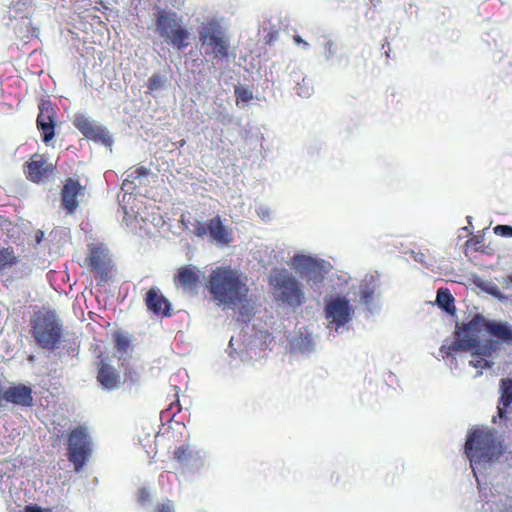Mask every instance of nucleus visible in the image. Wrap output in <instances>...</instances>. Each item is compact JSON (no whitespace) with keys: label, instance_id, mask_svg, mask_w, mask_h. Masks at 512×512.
<instances>
[{"label":"nucleus","instance_id":"5","mask_svg":"<svg viewBox=\"0 0 512 512\" xmlns=\"http://www.w3.org/2000/svg\"><path fill=\"white\" fill-rule=\"evenodd\" d=\"M488 324L489 320L479 313L475 314L469 322L457 324L455 330L457 339L440 347L442 357L445 359L458 351H470L477 347L481 333L487 332Z\"/></svg>","mask_w":512,"mask_h":512},{"label":"nucleus","instance_id":"28","mask_svg":"<svg viewBox=\"0 0 512 512\" xmlns=\"http://www.w3.org/2000/svg\"><path fill=\"white\" fill-rule=\"evenodd\" d=\"M194 454L188 449V447L180 446L174 451V458L182 465L188 464L193 458Z\"/></svg>","mask_w":512,"mask_h":512},{"label":"nucleus","instance_id":"23","mask_svg":"<svg viewBox=\"0 0 512 512\" xmlns=\"http://www.w3.org/2000/svg\"><path fill=\"white\" fill-rule=\"evenodd\" d=\"M512 404V379L501 380L500 404L497 408L499 418L506 417V409Z\"/></svg>","mask_w":512,"mask_h":512},{"label":"nucleus","instance_id":"32","mask_svg":"<svg viewBox=\"0 0 512 512\" xmlns=\"http://www.w3.org/2000/svg\"><path fill=\"white\" fill-rule=\"evenodd\" d=\"M279 36V31L276 28H271L268 33L264 36L265 43L268 45L273 44Z\"/></svg>","mask_w":512,"mask_h":512},{"label":"nucleus","instance_id":"4","mask_svg":"<svg viewBox=\"0 0 512 512\" xmlns=\"http://www.w3.org/2000/svg\"><path fill=\"white\" fill-rule=\"evenodd\" d=\"M181 229L198 238L207 237L211 242L219 245H228L233 241V230L226 226L220 215L207 221L194 219L189 212L181 214L179 219Z\"/></svg>","mask_w":512,"mask_h":512},{"label":"nucleus","instance_id":"22","mask_svg":"<svg viewBox=\"0 0 512 512\" xmlns=\"http://www.w3.org/2000/svg\"><path fill=\"white\" fill-rule=\"evenodd\" d=\"M377 279L373 275H366L359 286V295L362 303L369 305L374 299L377 289Z\"/></svg>","mask_w":512,"mask_h":512},{"label":"nucleus","instance_id":"12","mask_svg":"<svg viewBox=\"0 0 512 512\" xmlns=\"http://www.w3.org/2000/svg\"><path fill=\"white\" fill-rule=\"evenodd\" d=\"M56 167L44 155L34 154L24 166L26 178L36 184L46 182L54 174Z\"/></svg>","mask_w":512,"mask_h":512},{"label":"nucleus","instance_id":"9","mask_svg":"<svg viewBox=\"0 0 512 512\" xmlns=\"http://www.w3.org/2000/svg\"><path fill=\"white\" fill-rule=\"evenodd\" d=\"M85 265L101 283H106L112 276L113 262L108 248L103 243L88 245Z\"/></svg>","mask_w":512,"mask_h":512},{"label":"nucleus","instance_id":"8","mask_svg":"<svg viewBox=\"0 0 512 512\" xmlns=\"http://www.w3.org/2000/svg\"><path fill=\"white\" fill-rule=\"evenodd\" d=\"M92 442L88 431L77 426L68 435L67 457L75 471H80L92 454Z\"/></svg>","mask_w":512,"mask_h":512},{"label":"nucleus","instance_id":"2","mask_svg":"<svg viewBox=\"0 0 512 512\" xmlns=\"http://www.w3.org/2000/svg\"><path fill=\"white\" fill-rule=\"evenodd\" d=\"M504 452V440L497 435L495 429L480 427L468 432L465 454L471 465L491 463Z\"/></svg>","mask_w":512,"mask_h":512},{"label":"nucleus","instance_id":"1","mask_svg":"<svg viewBox=\"0 0 512 512\" xmlns=\"http://www.w3.org/2000/svg\"><path fill=\"white\" fill-rule=\"evenodd\" d=\"M206 287L217 305L236 306L247 301L249 288L240 274L229 266L213 269Z\"/></svg>","mask_w":512,"mask_h":512},{"label":"nucleus","instance_id":"21","mask_svg":"<svg viewBox=\"0 0 512 512\" xmlns=\"http://www.w3.org/2000/svg\"><path fill=\"white\" fill-rule=\"evenodd\" d=\"M487 333L495 338L497 343L512 346V326L509 323L489 321Z\"/></svg>","mask_w":512,"mask_h":512},{"label":"nucleus","instance_id":"39","mask_svg":"<svg viewBox=\"0 0 512 512\" xmlns=\"http://www.w3.org/2000/svg\"><path fill=\"white\" fill-rule=\"evenodd\" d=\"M293 40L298 45L302 44L304 48H307L309 46V44L306 41H304L299 35L293 36Z\"/></svg>","mask_w":512,"mask_h":512},{"label":"nucleus","instance_id":"11","mask_svg":"<svg viewBox=\"0 0 512 512\" xmlns=\"http://www.w3.org/2000/svg\"><path fill=\"white\" fill-rule=\"evenodd\" d=\"M39 113L36 126L41 134V139L48 144L55 137L57 112L55 105L50 100L42 99L38 104Z\"/></svg>","mask_w":512,"mask_h":512},{"label":"nucleus","instance_id":"25","mask_svg":"<svg viewBox=\"0 0 512 512\" xmlns=\"http://www.w3.org/2000/svg\"><path fill=\"white\" fill-rule=\"evenodd\" d=\"M18 263L13 247L0 248V272Z\"/></svg>","mask_w":512,"mask_h":512},{"label":"nucleus","instance_id":"37","mask_svg":"<svg viewBox=\"0 0 512 512\" xmlns=\"http://www.w3.org/2000/svg\"><path fill=\"white\" fill-rule=\"evenodd\" d=\"M22 512H51L50 510H44L36 505H28Z\"/></svg>","mask_w":512,"mask_h":512},{"label":"nucleus","instance_id":"10","mask_svg":"<svg viewBox=\"0 0 512 512\" xmlns=\"http://www.w3.org/2000/svg\"><path fill=\"white\" fill-rule=\"evenodd\" d=\"M199 40L203 45L210 46L211 52L216 57H228V40L217 22L213 21L208 23L199 32Z\"/></svg>","mask_w":512,"mask_h":512},{"label":"nucleus","instance_id":"42","mask_svg":"<svg viewBox=\"0 0 512 512\" xmlns=\"http://www.w3.org/2000/svg\"><path fill=\"white\" fill-rule=\"evenodd\" d=\"M41 235H43V232H40V235H38L37 240H40Z\"/></svg>","mask_w":512,"mask_h":512},{"label":"nucleus","instance_id":"27","mask_svg":"<svg viewBox=\"0 0 512 512\" xmlns=\"http://www.w3.org/2000/svg\"><path fill=\"white\" fill-rule=\"evenodd\" d=\"M113 340L115 347L119 352L125 353L128 350L130 346V340L124 333L116 331L113 334Z\"/></svg>","mask_w":512,"mask_h":512},{"label":"nucleus","instance_id":"41","mask_svg":"<svg viewBox=\"0 0 512 512\" xmlns=\"http://www.w3.org/2000/svg\"><path fill=\"white\" fill-rule=\"evenodd\" d=\"M41 235H43V232H40V235H38L37 240H40Z\"/></svg>","mask_w":512,"mask_h":512},{"label":"nucleus","instance_id":"29","mask_svg":"<svg viewBox=\"0 0 512 512\" xmlns=\"http://www.w3.org/2000/svg\"><path fill=\"white\" fill-rule=\"evenodd\" d=\"M471 351L472 359L469 362L471 366L480 369H486L491 367L492 363L487 359L486 356L482 354H475V349H472Z\"/></svg>","mask_w":512,"mask_h":512},{"label":"nucleus","instance_id":"24","mask_svg":"<svg viewBox=\"0 0 512 512\" xmlns=\"http://www.w3.org/2000/svg\"><path fill=\"white\" fill-rule=\"evenodd\" d=\"M436 303L447 313L453 315L456 311L455 299L448 289H439L437 291Z\"/></svg>","mask_w":512,"mask_h":512},{"label":"nucleus","instance_id":"38","mask_svg":"<svg viewBox=\"0 0 512 512\" xmlns=\"http://www.w3.org/2000/svg\"><path fill=\"white\" fill-rule=\"evenodd\" d=\"M236 93H237V98L241 99L242 101H249L250 99H252V94L246 90H244L242 92L236 91Z\"/></svg>","mask_w":512,"mask_h":512},{"label":"nucleus","instance_id":"20","mask_svg":"<svg viewBox=\"0 0 512 512\" xmlns=\"http://www.w3.org/2000/svg\"><path fill=\"white\" fill-rule=\"evenodd\" d=\"M96 379L104 389L109 391L119 388L121 384L120 374L105 360L98 363Z\"/></svg>","mask_w":512,"mask_h":512},{"label":"nucleus","instance_id":"6","mask_svg":"<svg viewBox=\"0 0 512 512\" xmlns=\"http://www.w3.org/2000/svg\"><path fill=\"white\" fill-rule=\"evenodd\" d=\"M270 284L276 290L279 300L287 305L297 307L305 302V293L301 284L286 270H274L270 276Z\"/></svg>","mask_w":512,"mask_h":512},{"label":"nucleus","instance_id":"16","mask_svg":"<svg viewBox=\"0 0 512 512\" xmlns=\"http://www.w3.org/2000/svg\"><path fill=\"white\" fill-rule=\"evenodd\" d=\"M173 281L184 293L196 294L201 282V271L196 266L184 265L178 268Z\"/></svg>","mask_w":512,"mask_h":512},{"label":"nucleus","instance_id":"34","mask_svg":"<svg viewBox=\"0 0 512 512\" xmlns=\"http://www.w3.org/2000/svg\"><path fill=\"white\" fill-rule=\"evenodd\" d=\"M324 51L327 58L333 56L337 51L336 44L332 41H327L324 45Z\"/></svg>","mask_w":512,"mask_h":512},{"label":"nucleus","instance_id":"7","mask_svg":"<svg viewBox=\"0 0 512 512\" xmlns=\"http://www.w3.org/2000/svg\"><path fill=\"white\" fill-rule=\"evenodd\" d=\"M156 30L161 38L178 50L188 46L189 32L184 28L175 12L159 11Z\"/></svg>","mask_w":512,"mask_h":512},{"label":"nucleus","instance_id":"19","mask_svg":"<svg viewBox=\"0 0 512 512\" xmlns=\"http://www.w3.org/2000/svg\"><path fill=\"white\" fill-rule=\"evenodd\" d=\"M145 304L149 311L156 315L170 316L171 304L156 287L150 288L145 296Z\"/></svg>","mask_w":512,"mask_h":512},{"label":"nucleus","instance_id":"33","mask_svg":"<svg viewBox=\"0 0 512 512\" xmlns=\"http://www.w3.org/2000/svg\"><path fill=\"white\" fill-rule=\"evenodd\" d=\"M150 500V492L147 488L143 487L138 490V502L144 504Z\"/></svg>","mask_w":512,"mask_h":512},{"label":"nucleus","instance_id":"3","mask_svg":"<svg viewBox=\"0 0 512 512\" xmlns=\"http://www.w3.org/2000/svg\"><path fill=\"white\" fill-rule=\"evenodd\" d=\"M30 333L39 347L54 350L62 342L63 322L55 310L42 307L30 317Z\"/></svg>","mask_w":512,"mask_h":512},{"label":"nucleus","instance_id":"15","mask_svg":"<svg viewBox=\"0 0 512 512\" xmlns=\"http://www.w3.org/2000/svg\"><path fill=\"white\" fill-rule=\"evenodd\" d=\"M352 308L347 299L336 297L327 303L325 307V318L330 324H334L336 328L345 325L350 321Z\"/></svg>","mask_w":512,"mask_h":512},{"label":"nucleus","instance_id":"43","mask_svg":"<svg viewBox=\"0 0 512 512\" xmlns=\"http://www.w3.org/2000/svg\"><path fill=\"white\" fill-rule=\"evenodd\" d=\"M41 235H43V232H40V235H38L37 240H40Z\"/></svg>","mask_w":512,"mask_h":512},{"label":"nucleus","instance_id":"31","mask_svg":"<svg viewBox=\"0 0 512 512\" xmlns=\"http://www.w3.org/2000/svg\"><path fill=\"white\" fill-rule=\"evenodd\" d=\"M494 233L502 237H512V226L497 225L494 227Z\"/></svg>","mask_w":512,"mask_h":512},{"label":"nucleus","instance_id":"14","mask_svg":"<svg viewBox=\"0 0 512 512\" xmlns=\"http://www.w3.org/2000/svg\"><path fill=\"white\" fill-rule=\"evenodd\" d=\"M73 125L87 139L102 143L106 146L112 144V139L106 129L94 124L83 114L75 115Z\"/></svg>","mask_w":512,"mask_h":512},{"label":"nucleus","instance_id":"30","mask_svg":"<svg viewBox=\"0 0 512 512\" xmlns=\"http://www.w3.org/2000/svg\"><path fill=\"white\" fill-rule=\"evenodd\" d=\"M165 82L166 79L162 75L155 73L151 75L150 78L148 79L147 88L150 92H153L162 88Z\"/></svg>","mask_w":512,"mask_h":512},{"label":"nucleus","instance_id":"35","mask_svg":"<svg viewBox=\"0 0 512 512\" xmlns=\"http://www.w3.org/2000/svg\"><path fill=\"white\" fill-rule=\"evenodd\" d=\"M155 512H173V506L170 501L157 505Z\"/></svg>","mask_w":512,"mask_h":512},{"label":"nucleus","instance_id":"40","mask_svg":"<svg viewBox=\"0 0 512 512\" xmlns=\"http://www.w3.org/2000/svg\"><path fill=\"white\" fill-rule=\"evenodd\" d=\"M507 280L512 283V274H510L508 277H507Z\"/></svg>","mask_w":512,"mask_h":512},{"label":"nucleus","instance_id":"18","mask_svg":"<svg viewBox=\"0 0 512 512\" xmlns=\"http://www.w3.org/2000/svg\"><path fill=\"white\" fill-rule=\"evenodd\" d=\"M2 397L6 402L30 407L33 405L32 389L24 384L11 386L2 391Z\"/></svg>","mask_w":512,"mask_h":512},{"label":"nucleus","instance_id":"13","mask_svg":"<svg viewBox=\"0 0 512 512\" xmlns=\"http://www.w3.org/2000/svg\"><path fill=\"white\" fill-rule=\"evenodd\" d=\"M86 193V185L80 183L79 179L68 177L65 179L61 189V205L67 214H73L79 207V198Z\"/></svg>","mask_w":512,"mask_h":512},{"label":"nucleus","instance_id":"36","mask_svg":"<svg viewBox=\"0 0 512 512\" xmlns=\"http://www.w3.org/2000/svg\"><path fill=\"white\" fill-rule=\"evenodd\" d=\"M148 174V169L144 166L136 168V170L131 174L134 178H139L140 176H145Z\"/></svg>","mask_w":512,"mask_h":512},{"label":"nucleus","instance_id":"26","mask_svg":"<svg viewBox=\"0 0 512 512\" xmlns=\"http://www.w3.org/2000/svg\"><path fill=\"white\" fill-rule=\"evenodd\" d=\"M474 349L475 354H482L488 358L491 357L494 352H496L498 349V343L492 340H488L481 344L479 340L478 346Z\"/></svg>","mask_w":512,"mask_h":512},{"label":"nucleus","instance_id":"17","mask_svg":"<svg viewBox=\"0 0 512 512\" xmlns=\"http://www.w3.org/2000/svg\"><path fill=\"white\" fill-rule=\"evenodd\" d=\"M292 265L308 282L321 283L324 279L322 265L310 256L297 254L292 258Z\"/></svg>","mask_w":512,"mask_h":512}]
</instances>
